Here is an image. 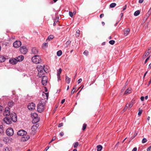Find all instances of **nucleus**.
<instances>
[{"label":"nucleus","mask_w":151,"mask_h":151,"mask_svg":"<svg viewBox=\"0 0 151 151\" xmlns=\"http://www.w3.org/2000/svg\"><path fill=\"white\" fill-rule=\"evenodd\" d=\"M79 143L78 142H76L73 145V147L74 148H76L78 146V145Z\"/></svg>","instance_id":"33"},{"label":"nucleus","mask_w":151,"mask_h":151,"mask_svg":"<svg viewBox=\"0 0 151 151\" xmlns=\"http://www.w3.org/2000/svg\"><path fill=\"white\" fill-rule=\"evenodd\" d=\"M116 5V4L115 3H112L110 5V6L111 8H113L115 7Z\"/></svg>","instance_id":"32"},{"label":"nucleus","mask_w":151,"mask_h":151,"mask_svg":"<svg viewBox=\"0 0 151 151\" xmlns=\"http://www.w3.org/2000/svg\"><path fill=\"white\" fill-rule=\"evenodd\" d=\"M64 133L63 132H61L60 133V135L61 136H63L64 135Z\"/></svg>","instance_id":"50"},{"label":"nucleus","mask_w":151,"mask_h":151,"mask_svg":"<svg viewBox=\"0 0 151 151\" xmlns=\"http://www.w3.org/2000/svg\"><path fill=\"white\" fill-rule=\"evenodd\" d=\"M58 108V106H56L55 107V109H54L53 110V113H54L55 112V111H56V108Z\"/></svg>","instance_id":"57"},{"label":"nucleus","mask_w":151,"mask_h":151,"mask_svg":"<svg viewBox=\"0 0 151 151\" xmlns=\"http://www.w3.org/2000/svg\"><path fill=\"white\" fill-rule=\"evenodd\" d=\"M97 151H101L102 149V147L101 145H99L97 146Z\"/></svg>","instance_id":"27"},{"label":"nucleus","mask_w":151,"mask_h":151,"mask_svg":"<svg viewBox=\"0 0 151 151\" xmlns=\"http://www.w3.org/2000/svg\"><path fill=\"white\" fill-rule=\"evenodd\" d=\"M20 51L22 54H25L27 53V49L26 47L25 46H22L20 47Z\"/></svg>","instance_id":"10"},{"label":"nucleus","mask_w":151,"mask_h":151,"mask_svg":"<svg viewBox=\"0 0 151 151\" xmlns=\"http://www.w3.org/2000/svg\"><path fill=\"white\" fill-rule=\"evenodd\" d=\"M137 151V148L135 147H134L132 150V151Z\"/></svg>","instance_id":"55"},{"label":"nucleus","mask_w":151,"mask_h":151,"mask_svg":"<svg viewBox=\"0 0 151 151\" xmlns=\"http://www.w3.org/2000/svg\"><path fill=\"white\" fill-rule=\"evenodd\" d=\"M32 60L33 63L35 64H38L41 63L42 60L39 55H35L32 58Z\"/></svg>","instance_id":"3"},{"label":"nucleus","mask_w":151,"mask_h":151,"mask_svg":"<svg viewBox=\"0 0 151 151\" xmlns=\"http://www.w3.org/2000/svg\"><path fill=\"white\" fill-rule=\"evenodd\" d=\"M47 45V43H43L42 44V46L43 47H46Z\"/></svg>","instance_id":"44"},{"label":"nucleus","mask_w":151,"mask_h":151,"mask_svg":"<svg viewBox=\"0 0 151 151\" xmlns=\"http://www.w3.org/2000/svg\"><path fill=\"white\" fill-rule=\"evenodd\" d=\"M56 139V137L55 136H54V137H52V139L50 141V142H49V143H51L53 141L55 140Z\"/></svg>","instance_id":"41"},{"label":"nucleus","mask_w":151,"mask_h":151,"mask_svg":"<svg viewBox=\"0 0 151 151\" xmlns=\"http://www.w3.org/2000/svg\"><path fill=\"white\" fill-rule=\"evenodd\" d=\"M27 134V132L23 129L20 130L17 132V134L18 135L23 137L26 136Z\"/></svg>","instance_id":"6"},{"label":"nucleus","mask_w":151,"mask_h":151,"mask_svg":"<svg viewBox=\"0 0 151 151\" xmlns=\"http://www.w3.org/2000/svg\"><path fill=\"white\" fill-rule=\"evenodd\" d=\"M140 13V11L139 10H138L134 12V15L135 16H137Z\"/></svg>","instance_id":"29"},{"label":"nucleus","mask_w":151,"mask_h":151,"mask_svg":"<svg viewBox=\"0 0 151 151\" xmlns=\"http://www.w3.org/2000/svg\"><path fill=\"white\" fill-rule=\"evenodd\" d=\"M149 68H151V63H150L149 65V67H148Z\"/></svg>","instance_id":"64"},{"label":"nucleus","mask_w":151,"mask_h":151,"mask_svg":"<svg viewBox=\"0 0 151 151\" xmlns=\"http://www.w3.org/2000/svg\"><path fill=\"white\" fill-rule=\"evenodd\" d=\"M76 88V86H74L73 88V90H74Z\"/></svg>","instance_id":"61"},{"label":"nucleus","mask_w":151,"mask_h":151,"mask_svg":"<svg viewBox=\"0 0 151 151\" xmlns=\"http://www.w3.org/2000/svg\"><path fill=\"white\" fill-rule=\"evenodd\" d=\"M63 125V123H60L58 126V127H60L62 126Z\"/></svg>","instance_id":"49"},{"label":"nucleus","mask_w":151,"mask_h":151,"mask_svg":"<svg viewBox=\"0 0 151 151\" xmlns=\"http://www.w3.org/2000/svg\"><path fill=\"white\" fill-rule=\"evenodd\" d=\"M4 129L3 126L2 125H0V135H3L4 134Z\"/></svg>","instance_id":"19"},{"label":"nucleus","mask_w":151,"mask_h":151,"mask_svg":"<svg viewBox=\"0 0 151 151\" xmlns=\"http://www.w3.org/2000/svg\"><path fill=\"white\" fill-rule=\"evenodd\" d=\"M141 100L142 101H143L144 100V97L143 96H142L141 97Z\"/></svg>","instance_id":"52"},{"label":"nucleus","mask_w":151,"mask_h":151,"mask_svg":"<svg viewBox=\"0 0 151 151\" xmlns=\"http://www.w3.org/2000/svg\"><path fill=\"white\" fill-rule=\"evenodd\" d=\"M127 108V105H126V106H125V107H124V109H123V111H125Z\"/></svg>","instance_id":"56"},{"label":"nucleus","mask_w":151,"mask_h":151,"mask_svg":"<svg viewBox=\"0 0 151 151\" xmlns=\"http://www.w3.org/2000/svg\"><path fill=\"white\" fill-rule=\"evenodd\" d=\"M65 99H63L61 101V104H63L65 102Z\"/></svg>","instance_id":"53"},{"label":"nucleus","mask_w":151,"mask_h":151,"mask_svg":"<svg viewBox=\"0 0 151 151\" xmlns=\"http://www.w3.org/2000/svg\"><path fill=\"white\" fill-rule=\"evenodd\" d=\"M125 88H126L125 86H124V87H123L122 88V89L121 90V91L122 92H123L125 90Z\"/></svg>","instance_id":"58"},{"label":"nucleus","mask_w":151,"mask_h":151,"mask_svg":"<svg viewBox=\"0 0 151 151\" xmlns=\"http://www.w3.org/2000/svg\"><path fill=\"white\" fill-rule=\"evenodd\" d=\"M142 113V110H141L140 108L139 109V112L138 113V115L139 116H140Z\"/></svg>","instance_id":"35"},{"label":"nucleus","mask_w":151,"mask_h":151,"mask_svg":"<svg viewBox=\"0 0 151 151\" xmlns=\"http://www.w3.org/2000/svg\"><path fill=\"white\" fill-rule=\"evenodd\" d=\"M127 6L126 5H125L124 6V8H123V11H124V10H125L126 8H127Z\"/></svg>","instance_id":"54"},{"label":"nucleus","mask_w":151,"mask_h":151,"mask_svg":"<svg viewBox=\"0 0 151 151\" xmlns=\"http://www.w3.org/2000/svg\"><path fill=\"white\" fill-rule=\"evenodd\" d=\"M130 29L129 28H127L124 29V35L126 36L127 35V34L129 32Z\"/></svg>","instance_id":"23"},{"label":"nucleus","mask_w":151,"mask_h":151,"mask_svg":"<svg viewBox=\"0 0 151 151\" xmlns=\"http://www.w3.org/2000/svg\"><path fill=\"white\" fill-rule=\"evenodd\" d=\"M14 104V102L12 100L10 101L8 103V106L10 107H12Z\"/></svg>","instance_id":"22"},{"label":"nucleus","mask_w":151,"mask_h":151,"mask_svg":"<svg viewBox=\"0 0 151 151\" xmlns=\"http://www.w3.org/2000/svg\"><path fill=\"white\" fill-rule=\"evenodd\" d=\"M36 105L34 103H29V110L33 111L35 109Z\"/></svg>","instance_id":"7"},{"label":"nucleus","mask_w":151,"mask_h":151,"mask_svg":"<svg viewBox=\"0 0 151 151\" xmlns=\"http://www.w3.org/2000/svg\"><path fill=\"white\" fill-rule=\"evenodd\" d=\"M31 116L32 119V123L33 124H36L40 121V119L38 117V114L36 113H32Z\"/></svg>","instance_id":"2"},{"label":"nucleus","mask_w":151,"mask_h":151,"mask_svg":"<svg viewBox=\"0 0 151 151\" xmlns=\"http://www.w3.org/2000/svg\"><path fill=\"white\" fill-rule=\"evenodd\" d=\"M135 103V100L134 99H132L131 101L130 104H129V108L128 109H129L132 106L133 104Z\"/></svg>","instance_id":"20"},{"label":"nucleus","mask_w":151,"mask_h":151,"mask_svg":"<svg viewBox=\"0 0 151 151\" xmlns=\"http://www.w3.org/2000/svg\"><path fill=\"white\" fill-rule=\"evenodd\" d=\"M104 14H101L100 15V18H102V17H104Z\"/></svg>","instance_id":"51"},{"label":"nucleus","mask_w":151,"mask_h":151,"mask_svg":"<svg viewBox=\"0 0 151 151\" xmlns=\"http://www.w3.org/2000/svg\"><path fill=\"white\" fill-rule=\"evenodd\" d=\"M65 80L67 83L69 84L70 83V78H69L66 76V77Z\"/></svg>","instance_id":"31"},{"label":"nucleus","mask_w":151,"mask_h":151,"mask_svg":"<svg viewBox=\"0 0 151 151\" xmlns=\"http://www.w3.org/2000/svg\"><path fill=\"white\" fill-rule=\"evenodd\" d=\"M115 42V41L114 40H111L109 42V44L111 45H114V44Z\"/></svg>","instance_id":"36"},{"label":"nucleus","mask_w":151,"mask_h":151,"mask_svg":"<svg viewBox=\"0 0 151 151\" xmlns=\"http://www.w3.org/2000/svg\"><path fill=\"white\" fill-rule=\"evenodd\" d=\"M16 60H17V61L18 62H21L24 59V56L22 55H20L18 56V57H16L15 58Z\"/></svg>","instance_id":"16"},{"label":"nucleus","mask_w":151,"mask_h":151,"mask_svg":"<svg viewBox=\"0 0 151 151\" xmlns=\"http://www.w3.org/2000/svg\"><path fill=\"white\" fill-rule=\"evenodd\" d=\"M46 102V101L43 99L40 101L37 106V111L38 112L41 113L43 111Z\"/></svg>","instance_id":"1"},{"label":"nucleus","mask_w":151,"mask_h":151,"mask_svg":"<svg viewBox=\"0 0 151 151\" xmlns=\"http://www.w3.org/2000/svg\"><path fill=\"white\" fill-rule=\"evenodd\" d=\"M13 45L14 47L18 48L21 46L22 43L20 41L17 40L14 42Z\"/></svg>","instance_id":"8"},{"label":"nucleus","mask_w":151,"mask_h":151,"mask_svg":"<svg viewBox=\"0 0 151 151\" xmlns=\"http://www.w3.org/2000/svg\"><path fill=\"white\" fill-rule=\"evenodd\" d=\"M71 43V41H67L66 43V45L68 46Z\"/></svg>","instance_id":"43"},{"label":"nucleus","mask_w":151,"mask_h":151,"mask_svg":"<svg viewBox=\"0 0 151 151\" xmlns=\"http://www.w3.org/2000/svg\"><path fill=\"white\" fill-rule=\"evenodd\" d=\"M47 81V78L46 76H43L42 77V83L44 86L46 85Z\"/></svg>","instance_id":"11"},{"label":"nucleus","mask_w":151,"mask_h":151,"mask_svg":"<svg viewBox=\"0 0 151 151\" xmlns=\"http://www.w3.org/2000/svg\"><path fill=\"white\" fill-rule=\"evenodd\" d=\"M6 133L7 135L10 136H12L14 133V130L12 128H9L6 129Z\"/></svg>","instance_id":"5"},{"label":"nucleus","mask_w":151,"mask_h":151,"mask_svg":"<svg viewBox=\"0 0 151 151\" xmlns=\"http://www.w3.org/2000/svg\"><path fill=\"white\" fill-rule=\"evenodd\" d=\"M54 37V36L52 35H49L47 39L46 40H50L52 39H53Z\"/></svg>","instance_id":"28"},{"label":"nucleus","mask_w":151,"mask_h":151,"mask_svg":"<svg viewBox=\"0 0 151 151\" xmlns=\"http://www.w3.org/2000/svg\"><path fill=\"white\" fill-rule=\"evenodd\" d=\"M150 52L148 51L147 52H146L143 56V58H145L146 57L148 56L150 54Z\"/></svg>","instance_id":"26"},{"label":"nucleus","mask_w":151,"mask_h":151,"mask_svg":"<svg viewBox=\"0 0 151 151\" xmlns=\"http://www.w3.org/2000/svg\"><path fill=\"white\" fill-rule=\"evenodd\" d=\"M28 140V135H26L22 137L21 138V140L23 142H25Z\"/></svg>","instance_id":"18"},{"label":"nucleus","mask_w":151,"mask_h":151,"mask_svg":"<svg viewBox=\"0 0 151 151\" xmlns=\"http://www.w3.org/2000/svg\"><path fill=\"white\" fill-rule=\"evenodd\" d=\"M131 88H128V89H127L125 91V92H124V94H127L128 93H131Z\"/></svg>","instance_id":"25"},{"label":"nucleus","mask_w":151,"mask_h":151,"mask_svg":"<svg viewBox=\"0 0 151 151\" xmlns=\"http://www.w3.org/2000/svg\"><path fill=\"white\" fill-rule=\"evenodd\" d=\"M150 55H149V56L147 57V58L145 60V62H144V64H146L147 63V61L149 60V59L150 58Z\"/></svg>","instance_id":"39"},{"label":"nucleus","mask_w":151,"mask_h":151,"mask_svg":"<svg viewBox=\"0 0 151 151\" xmlns=\"http://www.w3.org/2000/svg\"><path fill=\"white\" fill-rule=\"evenodd\" d=\"M87 127V125L86 124L84 123L83 125V127H82V130H84Z\"/></svg>","instance_id":"34"},{"label":"nucleus","mask_w":151,"mask_h":151,"mask_svg":"<svg viewBox=\"0 0 151 151\" xmlns=\"http://www.w3.org/2000/svg\"><path fill=\"white\" fill-rule=\"evenodd\" d=\"M143 1L144 0H139V3H141L143 2Z\"/></svg>","instance_id":"60"},{"label":"nucleus","mask_w":151,"mask_h":151,"mask_svg":"<svg viewBox=\"0 0 151 151\" xmlns=\"http://www.w3.org/2000/svg\"><path fill=\"white\" fill-rule=\"evenodd\" d=\"M62 71V70L61 68H60L58 70L57 73V76L58 78H60V74L61 73Z\"/></svg>","instance_id":"21"},{"label":"nucleus","mask_w":151,"mask_h":151,"mask_svg":"<svg viewBox=\"0 0 151 151\" xmlns=\"http://www.w3.org/2000/svg\"><path fill=\"white\" fill-rule=\"evenodd\" d=\"M50 147V146H47L45 148L44 151H47L49 149Z\"/></svg>","instance_id":"47"},{"label":"nucleus","mask_w":151,"mask_h":151,"mask_svg":"<svg viewBox=\"0 0 151 151\" xmlns=\"http://www.w3.org/2000/svg\"><path fill=\"white\" fill-rule=\"evenodd\" d=\"M88 51H87V50H86V51H85L84 52H83V54H84V55H86L87 56V55H88Z\"/></svg>","instance_id":"40"},{"label":"nucleus","mask_w":151,"mask_h":151,"mask_svg":"<svg viewBox=\"0 0 151 151\" xmlns=\"http://www.w3.org/2000/svg\"><path fill=\"white\" fill-rule=\"evenodd\" d=\"M151 83V81H149L148 83L147 84L148 86H149L150 85V84Z\"/></svg>","instance_id":"63"},{"label":"nucleus","mask_w":151,"mask_h":151,"mask_svg":"<svg viewBox=\"0 0 151 151\" xmlns=\"http://www.w3.org/2000/svg\"><path fill=\"white\" fill-rule=\"evenodd\" d=\"M37 68L39 72L41 73L43 72L44 68L41 65H38L37 66Z\"/></svg>","instance_id":"15"},{"label":"nucleus","mask_w":151,"mask_h":151,"mask_svg":"<svg viewBox=\"0 0 151 151\" xmlns=\"http://www.w3.org/2000/svg\"><path fill=\"white\" fill-rule=\"evenodd\" d=\"M10 109L9 107H6L5 108L4 114L6 116H9L11 113L9 111Z\"/></svg>","instance_id":"13"},{"label":"nucleus","mask_w":151,"mask_h":151,"mask_svg":"<svg viewBox=\"0 0 151 151\" xmlns=\"http://www.w3.org/2000/svg\"><path fill=\"white\" fill-rule=\"evenodd\" d=\"M3 109V107L0 105V111H2V110Z\"/></svg>","instance_id":"48"},{"label":"nucleus","mask_w":151,"mask_h":151,"mask_svg":"<svg viewBox=\"0 0 151 151\" xmlns=\"http://www.w3.org/2000/svg\"><path fill=\"white\" fill-rule=\"evenodd\" d=\"M82 81V79L81 78H80L78 81V84H79L81 83V82Z\"/></svg>","instance_id":"45"},{"label":"nucleus","mask_w":151,"mask_h":151,"mask_svg":"<svg viewBox=\"0 0 151 151\" xmlns=\"http://www.w3.org/2000/svg\"><path fill=\"white\" fill-rule=\"evenodd\" d=\"M9 62L10 63L14 65L17 63V60H16L15 58L10 59L9 60Z\"/></svg>","instance_id":"14"},{"label":"nucleus","mask_w":151,"mask_h":151,"mask_svg":"<svg viewBox=\"0 0 151 151\" xmlns=\"http://www.w3.org/2000/svg\"><path fill=\"white\" fill-rule=\"evenodd\" d=\"M11 119L7 117H5L4 119V122L7 124H10L11 122Z\"/></svg>","instance_id":"12"},{"label":"nucleus","mask_w":151,"mask_h":151,"mask_svg":"<svg viewBox=\"0 0 151 151\" xmlns=\"http://www.w3.org/2000/svg\"><path fill=\"white\" fill-rule=\"evenodd\" d=\"M147 141V139L146 138H144L142 139V143H146Z\"/></svg>","instance_id":"37"},{"label":"nucleus","mask_w":151,"mask_h":151,"mask_svg":"<svg viewBox=\"0 0 151 151\" xmlns=\"http://www.w3.org/2000/svg\"><path fill=\"white\" fill-rule=\"evenodd\" d=\"M151 149V146H149L147 148V151H150Z\"/></svg>","instance_id":"46"},{"label":"nucleus","mask_w":151,"mask_h":151,"mask_svg":"<svg viewBox=\"0 0 151 151\" xmlns=\"http://www.w3.org/2000/svg\"><path fill=\"white\" fill-rule=\"evenodd\" d=\"M32 53L34 55L37 54L38 52V50L35 47L33 48L31 50Z\"/></svg>","instance_id":"17"},{"label":"nucleus","mask_w":151,"mask_h":151,"mask_svg":"<svg viewBox=\"0 0 151 151\" xmlns=\"http://www.w3.org/2000/svg\"><path fill=\"white\" fill-rule=\"evenodd\" d=\"M6 60V58L3 56L0 55V62H4Z\"/></svg>","instance_id":"24"},{"label":"nucleus","mask_w":151,"mask_h":151,"mask_svg":"<svg viewBox=\"0 0 151 151\" xmlns=\"http://www.w3.org/2000/svg\"><path fill=\"white\" fill-rule=\"evenodd\" d=\"M10 119L14 122H15L17 120V116L15 112H12L9 115Z\"/></svg>","instance_id":"4"},{"label":"nucleus","mask_w":151,"mask_h":151,"mask_svg":"<svg viewBox=\"0 0 151 151\" xmlns=\"http://www.w3.org/2000/svg\"><path fill=\"white\" fill-rule=\"evenodd\" d=\"M62 54V52L61 50H58L57 53V54L58 56H60Z\"/></svg>","instance_id":"30"},{"label":"nucleus","mask_w":151,"mask_h":151,"mask_svg":"<svg viewBox=\"0 0 151 151\" xmlns=\"http://www.w3.org/2000/svg\"><path fill=\"white\" fill-rule=\"evenodd\" d=\"M75 92V91H73V90H72V91H71V95H73Z\"/></svg>","instance_id":"59"},{"label":"nucleus","mask_w":151,"mask_h":151,"mask_svg":"<svg viewBox=\"0 0 151 151\" xmlns=\"http://www.w3.org/2000/svg\"><path fill=\"white\" fill-rule=\"evenodd\" d=\"M39 125L36 124V125H33L31 127V130L32 131V134L34 135L36 134L35 130L37 129Z\"/></svg>","instance_id":"9"},{"label":"nucleus","mask_w":151,"mask_h":151,"mask_svg":"<svg viewBox=\"0 0 151 151\" xmlns=\"http://www.w3.org/2000/svg\"><path fill=\"white\" fill-rule=\"evenodd\" d=\"M80 31L79 30H78L76 32L77 37H78L80 35Z\"/></svg>","instance_id":"38"},{"label":"nucleus","mask_w":151,"mask_h":151,"mask_svg":"<svg viewBox=\"0 0 151 151\" xmlns=\"http://www.w3.org/2000/svg\"><path fill=\"white\" fill-rule=\"evenodd\" d=\"M69 14L70 16L71 17H73V13L72 12H69Z\"/></svg>","instance_id":"42"},{"label":"nucleus","mask_w":151,"mask_h":151,"mask_svg":"<svg viewBox=\"0 0 151 151\" xmlns=\"http://www.w3.org/2000/svg\"><path fill=\"white\" fill-rule=\"evenodd\" d=\"M57 22L56 21H54V23H53V26H55L56 25V22Z\"/></svg>","instance_id":"62"}]
</instances>
